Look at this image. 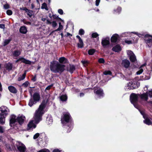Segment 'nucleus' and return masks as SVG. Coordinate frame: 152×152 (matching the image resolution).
Returning <instances> with one entry per match:
<instances>
[{
    "instance_id": "nucleus-1",
    "label": "nucleus",
    "mask_w": 152,
    "mask_h": 152,
    "mask_svg": "<svg viewBox=\"0 0 152 152\" xmlns=\"http://www.w3.org/2000/svg\"><path fill=\"white\" fill-rule=\"evenodd\" d=\"M65 65L60 64L56 61H53L50 63V70L55 73H61L65 70Z\"/></svg>"
},
{
    "instance_id": "nucleus-2",
    "label": "nucleus",
    "mask_w": 152,
    "mask_h": 152,
    "mask_svg": "<svg viewBox=\"0 0 152 152\" xmlns=\"http://www.w3.org/2000/svg\"><path fill=\"white\" fill-rule=\"evenodd\" d=\"M7 109L5 106L0 107V124H3L5 123V118L8 114Z\"/></svg>"
},
{
    "instance_id": "nucleus-3",
    "label": "nucleus",
    "mask_w": 152,
    "mask_h": 152,
    "mask_svg": "<svg viewBox=\"0 0 152 152\" xmlns=\"http://www.w3.org/2000/svg\"><path fill=\"white\" fill-rule=\"evenodd\" d=\"M32 97L30 99L28 103V105L30 107H31L34 104H35L40 99V96L38 92L34 93Z\"/></svg>"
},
{
    "instance_id": "nucleus-4",
    "label": "nucleus",
    "mask_w": 152,
    "mask_h": 152,
    "mask_svg": "<svg viewBox=\"0 0 152 152\" xmlns=\"http://www.w3.org/2000/svg\"><path fill=\"white\" fill-rule=\"evenodd\" d=\"M72 118L69 113L64 112L61 116V121L62 124H66L71 122Z\"/></svg>"
},
{
    "instance_id": "nucleus-5",
    "label": "nucleus",
    "mask_w": 152,
    "mask_h": 152,
    "mask_svg": "<svg viewBox=\"0 0 152 152\" xmlns=\"http://www.w3.org/2000/svg\"><path fill=\"white\" fill-rule=\"evenodd\" d=\"M44 113L43 111L37 110L35 114V120L36 124H38L42 120V115Z\"/></svg>"
},
{
    "instance_id": "nucleus-6",
    "label": "nucleus",
    "mask_w": 152,
    "mask_h": 152,
    "mask_svg": "<svg viewBox=\"0 0 152 152\" xmlns=\"http://www.w3.org/2000/svg\"><path fill=\"white\" fill-rule=\"evenodd\" d=\"M145 42L149 47L152 46V35L147 34L144 36Z\"/></svg>"
},
{
    "instance_id": "nucleus-7",
    "label": "nucleus",
    "mask_w": 152,
    "mask_h": 152,
    "mask_svg": "<svg viewBox=\"0 0 152 152\" xmlns=\"http://www.w3.org/2000/svg\"><path fill=\"white\" fill-rule=\"evenodd\" d=\"M110 38L109 37L103 38L101 41V44L104 48H106L109 47L110 45Z\"/></svg>"
},
{
    "instance_id": "nucleus-8",
    "label": "nucleus",
    "mask_w": 152,
    "mask_h": 152,
    "mask_svg": "<svg viewBox=\"0 0 152 152\" xmlns=\"http://www.w3.org/2000/svg\"><path fill=\"white\" fill-rule=\"evenodd\" d=\"M139 96L138 94L134 93H132L130 95V100L132 103H137L138 100Z\"/></svg>"
},
{
    "instance_id": "nucleus-9",
    "label": "nucleus",
    "mask_w": 152,
    "mask_h": 152,
    "mask_svg": "<svg viewBox=\"0 0 152 152\" xmlns=\"http://www.w3.org/2000/svg\"><path fill=\"white\" fill-rule=\"evenodd\" d=\"M127 54L129 57V59L132 62H135L137 60L136 56L131 50H129Z\"/></svg>"
},
{
    "instance_id": "nucleus-10",
    "label": "nucleus",
    "mask_w": 152,
    "mask_h": 152,
    "mask_svg": "<svg viewBox=\"0 0 152 152\" xmlns=\"http://www.w3.org/2000/svg\"><path fill=\"white\" fill-rule=\"evenodd\" d=\"M36 125L34 123L33 121H30L27 125V130L29 131H32L33 129L35 128Z\"/></svg>"
},
{
    "instance_id": "nucleus-11",
    "label": "nucleus",
    "mask_w": 152,
    "mask_h": 152,
    "mask_svg": "<svg viewBox=\"0 0 152 152\" xmlns=\"http://www.w3.org/2000/svg\"><path fill=\"white\" fill-rule=\"evenodd\" d=\"M16 116L14 115H12L10 117V125L11 127L14 126L15 123L17 121V118H16Z\"/></svg>"
},
{
    "instance_id": "nucleus-12",
    "label": "nucleus",
    "mask_w": 152,
    "mask_h": 152,
    "mask_svg": "<svg viewBox=\"0 0 152 152\" xmlns=\"http://www.w3.org/2000/svg\"><path fill=\"white\" fill-rule=\"evenodd\" d=\"M18 150L19 152H25L26 150L25 145L21 143H19V145H17Z\"/></svg>"
},
{
    "instance_id": "nucleus-13",
    "label": "nucleus",
    "mask_w": 152,
    "mask_h": 152,
    "mask_svg": "<svg viewBox=\"0 0 152 152\" xmlns=\"http://www.w3.org/2000/svg\"><path fill=\"white\" fill-rule=\"evenodd\" d=\"M20 61H21L22 62L27 64H31V61L26 59L22 57L19 58L17 60H16L15 61V63H17Z\"/></svg>"
},
{
    "instance_id": "nucleus-14",
    "label": "nucleus",
    "mask_w": 152,
    "mask_h": 152,
    "mask_svg": "<svg viewBox=\"0 0 152 152\" xmlns=\"http://www.w3.org/2000/svg\"><path fill=\"white\" fill-rule=\"evenodd\" d=\"M94 93L97 94L100 98L104 96V94L103 91L101 88H99L96 91H94Z\"/></svg>"
},
{
    "instance_id": "nucleus-15",
    "label": "nucleus",
    "mask_w": 152,
    "mask_h": 152,
    "mask_svg": "<svg viewBox=\"0 0 152 152\" xmlns=\"http://www.w3.org/2000/svg\"><path fill=\"white\" fill-rule=\"evenodd\" d=\"M119 38V36L118 34H113L111 38V42L113 43H116L117 42Z\"/></svg>"
},
{
    "instance_id": "nucleus-16",
    "label": "nucleus",
    "mask_w": 152,
    "mask_h": 152,
    "mask_svg": "<svg viewBox=\"0 0 152 152\" xmlns=\"http://www.w3.org/2000/svg\"><path fill=\"white\" fill-rule=\"evenodd\" d=\"M130 64V61L127 59H124L122 61V65L126 68H128L129 67Z\"/></svg>"
},
{
    "instance_id": "nucleus-17",
    "label": "nucleus",
    "mask_w": 152,
    "mask_h": 152,
    "mask_svg": "<svg viewBox=\"0 0 152 152\" xmlns=\"http://www.w3.org/2000/svg\"><path fill=\"white\" fill-rule=\"evenodd\" d=\"M25 119V117L24 116H18L17 118V122L19 124L21 125L24 123Z\"/></svg>"
},
{
    "instance_id": "nucleus-18",
    "label": "nucleus",
    "mask_w": 152,
    "mask_h": 152,
    "mask_svg": "<svg viewBox=\"0 0 152 152\" xmlns=\"http://www.w3.org/2000/svg\"><path fill=\"white\" fill-rule=\"evenodd\" d=\"M138 95L142 99H144L146 101L148 99V94L147 92L142 94H138Z\"/></svg>"
},
{
    "instance_id": "nucleus-19",
    "label": "nucleus",
    "mask_w": 152,
    "mask_h": 152,
    "mask_svg": "<svg viewBox=\"0 0 152 152\" xmlns=\"http://www.w3.org/2000/svg\"><path fill=\"white\" fill-rule=\"evenodd\" d=\"M19 31L20 33L25 34L28 31L27 28L25 26H21L20 28Z\"/></svg>"
},
{
    "instance_id": "nucleus-20",
    "label": "nucleus",
    "mask_w": 152,
    "mask_h": 152,
    "mask_svg": "<svg viewBox=\"0 0 152 152\" xmlns=\"http://www.w3.org/2000/svg\"><path fill=\"white\" fill-rule=\"evenodd\" d=\"M112 50L115 52H118L121 51V48L120 45L117 44L113 47Z\"/></svg>"
},
{
    "instance_id": "nucleus-21",
    "label": "nucleus",
    "mask_w": 152,
    "mask_h": 152,
    "mask_svg": "<svg viewBox=\"0 0 152 152\" xmlns=\"http://www.w3.org/2000/svg\"><path fill=\"white\" fill-rule=\"evenodd\" d=\"M8 89L10 92L13 94H16L18 92V91L15 88L12 86H9Z\"/></svg>"
},
{
    "instance_id": "nucleus-22",
    "label": "nucleus",
    "mask_w": 152,
    "mask_h": 152,
    "mask_svg": "<svg viewBox=\"0 0 152 152\" xmlns=\"http://www.w3.org/2000/svg\"><path fill=\"white\" fill-rule=\"evenodd\" d=\"M47 22L46 23L48 24H52V26L53 28H54L56 27L57 26V24L56 23V21H53V22H51L50 20L49 19H47L46 20Z\"/></svg>"
},
{
    "instance_id": "nucleus-23",
    "label": "nucleus",
    "mask_w": 152,
    "mask_h": 152,
    "mask_svg": "<svg viewBox=\"0 0 152 152\" xmlns=\"http://www.w3.org/2000/svg\"><path fill=\"white\" fill-rule=\"evenodd\" d=\"M68 60L64 57H61L59 58V63L60 64H65L67 63Z\"/></svg>"
},
{
    "instance_id": "nucleus-24",
    "label": "nucleus",
    "mask_w": 152,
    "mask_h": 152,
    "mask_svg": "<svg viewBox=\"0 0 152 152\" xmlns=\"http://www.w3.org/2000/svg\"><path fill=\"white\" fill-rule=\"evenodd\" d=\"M121 11V8L118 7L116 9H115L113 11V13L114 14H119Z\"/></svg>"
},
{
    "instance_id": "nucleus-25",
    "label": "nucleus",
    "mask_w": 152,
    "mask_h": 152,
    "mask_svg": "<svg viewBox=\"0 0 152 152\" xmlns=\"http://www.w3.org/2000/svg\"><path fill=\"white\" fill-rule=\"evenodd\" d=\"M59 99L60 101L62 102H66L67 100L68 97L66 94L62 95L60 96Z\"/></svg>"
},
{
    "instance_id": "nucleus-26",
    "label": "nucleus",
    "mask_w": 152,
    "mask_h": 152,
    "mask_svg": "<svg viewBox=\"0 0 152 152\" xmlns=\"http://www.w3.org/2000/svg\"><path fill=\"white\" fill-rule=\"evenodd\" d=\"M128 85L129 86L128 88L129 89H133L137 87L135 85V83L132 82H129L128 83Z\"/></svg>"
},
{
    "instance_id": "nucleus-27",
    "label": "nucleus",
    "mask_w": 152,
    "mask_h": 152,
    "mask_svg": "<svg viewBox=\"0 0 152 152\" xmlns=\"http://www.w3.org/2000/svg\"><path fill=\"white\" fill-rule=\"evenodd\" d=\"M5 67L7 70L10 71L12 69L13 65L12 63L9 62L5 64Z\"/></svg>"
},
{
    "instance_id": "nucleus-28",
    "label": "nucleus",
    "mask_w": 152,
    "mask_h": 152,
    "mask_svg": "<svg viewBox=\"0 0 152 152\" xmlns=\"http://www.w3.org/2000/svg\"><path fill=\"white\" fill-rule=\"evenodd\" d=\"M52 17L54 19H56L57 20V21H62L63 23H64V21L56 15H53Z\"/></svg>"
},
{
    "instance_id": "nucleus-29",
    "label": "nucleus",
    "mask_w": 152,
    "mask_h": 152,
    "mask_svg": "<svg viewBox=\"0 0 152 152\" xmlns=\"http://www.w3.org/2000/svg\"><path fill=\"white\" fill-rule=\"evenodd\" d=\"M143 121L147 125H150L152 124V121L148 118H146Z\"/></svg>"
},
{
    "instance_id": "nucleus-30",
    "label": "nucleus",
    "mask_w": 152,
    "mask_h": 152,
    "mask_svg": "<svg viewBox=\"0 0 152 152\" xmlns=\"http://www.w3.org/2000/svg\"><path fill=\"white\" fill-rule=\"evenodd\" d=\"M12 53L14 56L17 57L20 55L21 52L19 50H15L12 52Z\"/></svg>"
},
{
    "instance_id": "nucleus-31",
    "label": "nucleus",
    "mask_w": 152,
    "mask_h": 152,
    "mask_svg": "<svg viewBox=\"0 0 152 152\" xmlns=\"http://www.w3.org/2000/svg\"><path fill=\"white\" fill-rule=\"evenodd\" d=\"M26 72H25L23 75H20V76L19 77L18 80V81H20L21 80H24L26 76Z\"/></svg>"
},
{
    "instance_id": "nucleus-32",
    "label": "nucleus",
    "mask_w": 152,
    "mask_h": 152,
    "mask_svg": "<svg viewBox=\"0 0 152 152\" xmlns=\"http://www.w3.org/2000/svg\"><path fill=\"white\" fill-rule=\"evenodd\" d=\"M79 43H77V47L80 48H82L83 47V43L82 39L79 40Z\"/></svg>"
},
{
    "instance_id": "nucleus-33",
    "label": "nucleus",
    "mask_w": 152,
    "mask_h": 152,
    "mask_svg": "<svg viewBox=\"0 0 152 152\" xmlns=\"http://www.w3.org/2000/svg\"><path fill=\"white\" fill-rule=\"evenodd\" d=\"M70 68L69 69V71L71 73H72L74 71L75 69V67L74 65H70Z\"/></svg>"
},
{
    "instance_id": "nucleus-34",
    "label": "nucleus",
    "mask_w": 152,
    "mask_h": 152,
    "mask_svg": "<svg viewBox=\"0 0 152 152\" xmlns=\"http://www.w3.org/2000/svg\"><path fill=\"white\" fill-rule=\"evenodd\" d=\"M96 51L94 49H90L88 50V53L89 55H92L95 53Z\"/></svg>"
},
{
    "instance_id": "nucleus-35",
    "label": "nucleus",
    "mask_w": 152,
    "mask_h": 152,
    "mask_svg": "<svg viewBox=\"0 0 152 152\" xmlns=\"http://www.w3.org/2000/svg\"><path fill=\"white\" fill-rule=\"evenodd\" d=\"M41 8L42 9H45L47 10H48V8L47 7V4L45 2L42 4Z\"/></svg>"
},
{
    "instance_id": "nucleus-36",
    "label": "nucleus",
    "mask_w": 152,
    "mask_h": 152,
    "mask_svg": "<svg viewBox=\"0 0 152 152\" xmlns=\"http://www.w3.org/2000/svg\"><path fill=\"white\" fill-rule=\"evenodd\" d=\"M103 74L105 75H112V73L110 70H105Z\"/></svg>"
},
{
    "instance_id": "nucleus-37",
    "label": "nucleus",
    "mask_w": 152,
    "mask_h": 152,
    "mask_svg": "<svg viewBox=\"0 0 152 152\" xmlns=\"http://www.w3.org/2000/svg\"><path fill=\"white\" fill-rule=\"evenodd\" d=\"M26 13L30 18H31L34 14L33 11L30 10H29Z\"/></svg>"
},
{
    "instance_id": "nucleus-38",
    "label": "nucleus",
    "mask_w": 152,
    "mask_h": 152,
    "mask_svg": "<svg viewBox=\"0 0 152 152\" xmlns=\"http://www.w3.org/2000/svg\"><path fill=\"white\" fill-rule=\"evenodd\" d=\"M45 107L46 106H44L42 104H41L39 105L38 109L37 110L43 112V110Z\"/></svg>"
},
{
    "instance_id": "nucleus-39",
    "label": "nucleus",
    "mask_w": 152,
    "mask_h": 152,
    "mask_svg": "<svg viewBox=\"0 0 152 152\" xmlns=\"http://www.w3.org/2000/svg\"><path fill=\"white\" fill-rule=\"evenodd\" d=\"M11 41V39H6L5 40L3 45L5 46L7 45Z\"/></svg>"
},
{
    "instance_id": "nucleus-40",
    "label": "nucleus",
    "mask_w": 152,
    "mask_h": 152,
    "mask_svg": "<svg viewBox=\"0 0 152 152\" xmlns=\"http://www.w3.org/2000/svg\"><path fill=\"white\" fill-rule=\"evenodd\" d=\"M29 83L28 81H26L22 84V86H23L25 88H26L28 86Z\"/></svg>"
},
{
    "instance_id": "nucleus-41",
    "label": "nucleus",
    "mask_w": 152,
    "mask_h": 152,
    "mask_svg": "<svg viewBox=\"0 0 152 152\" xmlns=\"http://www.w3.org/2000/svg\"><path fill=\"white\" fill-rule=\"evenodd\" d=\"M99 36V34L96 32L93 33L92 34L91 37L93 38H96Z\"/></svg>"
},
{
    "instance_id": "nucleus-42",
    "label": "nucleus",
    "mask_w": 152,
    "mask_h": 152,
    "mask_svg": "<svg viewBox=\"0 0 152 152\" xmlns=\"http://www.w3.org/2000/svg\"><path fill=\"white\" fill-rule=\"evenodd\" d=\"M21 21H22L25 24L27 25H31V24L30 22L26 21L25 19H23L21 20Z\"/></svg>"
},
{
    "instance_id": "nucleus-43",
    "label": "nucleus",
    "mask_w": 152,
    "mask_h": 152,
    "mask_svg": "<svg viewBox=\"0 0 152 152\" xmlns=\"http://www.w3.org/2000/svg\"><path fill=\"white\" fill-rule=\"evenodd\" d=\"M98 61L100 64H104L105 62V60L104 58H101L99 59Z\"/></svg>"
},
{
    "instance_id": "nucleus-44",
    "label": "nucleus",
    "mask_w": 152,
    "mask_h": 152,
    "mask_svg": "<svg viewBox=\"0 0 152 152\" xmlns=\"http://www.w3.org/2000/svg\"><path fill=\"white\" fill-rule=\"evenodd\" d=\"M85 33L84 31L82 29H80L79 30V34L80 35H82L84 34Z\"/></svg>"
},
{
    "instance_id": "nucleus-45",
    "label": "nucleus",
    "mask_w": 152,
    "mask_h": 152,
    "mask_svg": "<svg viewBox=\"0 0 152 152\" xmlns=\"http://www.w3.org/2000/svg\"><path fill=\"white\" fill-rule=\"evenodd\" d=\"M6 13L8 15H11L12 14V12L10 10H8L7 11Z\"/></svg>"
},
{
    "instance_id": "nucleus-46",
    "label": "nucleus",
    "mask_w": 152,
    "mask_h": 152,
    "mask_svg": "<svg viewBox=\"0 0 152 152\" xmlns=\"http://www.w3.org/2000/svg\"><path fill=\"white\" fill-rule=\"evenodd\" d=\"M63 27L62 25L59 26V27L56 29L55 30V31H60L63 29Z\"/></svg>"
},
{
    "instance_id": "nucleus-47",
    "label": "nucleus",
    "mask_w": 152,
    "mask_h": 152,
    "mask_svg": "<svg viewBox=\"0 0 152 152\" xmlns=\"http://www.w3.org/2000/svg\"><path fill=\"white\" fill-rule=\"evenodd\" d=\"M133 104L134 106L138 110L140 109V107L139 105H138L137 103H132Z\"/></svg>"
},
{
    "instance_id": "nucleus-48",
    "label": "nucleus",
    "mask_w": 152,
    "mask_h": 152,
    "mask_svg": "<svg viewBox=\"0 0 152 152\" xmlns=\"http://www.w3.org/2000/svg\"><path fill=\"white\" fill-rule=\"evenodd\" d=\"M10 7L9 4H7L4 5V8L5 9H8L10 8Z\"/></svg>"
},
{
    "instance_id": "nucleus-49",
    "label": "nucleus",
    "mask_w": 152,
    "mask_h": 152,
    "mask_svg": "<svg viewBox=\"0 0 152 152\" xmlns=\"http://www.w3.org/2000/svg\"><path fill=\"white\" fill-rule=\"evenodd\" d=\"M38 152H50L48 150V149H42L39 151H38Z\"/></svg>"
},
{
    "instance_id": "nucleus-50",
    "label": "nucleus",
    "mask_w": 152,
    "mask_h": 152,
    "mask_svg": "<svg viewBox=\"0 0 152 152\" xmlns=\"http://www.w3.org/2000/svg\"><path fill=\"white\" fill-rule=\"evenodd\" d=\"M143 69H141L137 72L136 74L137 75H140L143 72Z\"/></svg>"
},
{
    "instance_id": "nucleus-51",
    "label": "nucleus",
    "mask_w": 152,
    "mask_h": 152,
    "mask_svg": "<svg viewBox=\"0 0 152 152\" xmlns=\"http://www.w3.org/2000/svg\"><path fill=\"white\" fill-rule=\"evenodd\" d=\"M53 86V84H52L51 85L48 86L45 88V90H49Z\"/></svg>"
},
{
    "instance_id": "nucleus-52",
    "label": "nucleus",
    "mask_w": 152,
    "mask_h": 152,
    "mask_svg": "<svg viewBox=\"0 0 152 152\" xmlns=\"http://www.w3.org/2000/svg\"><path fill=\"white\" fill-rule=\"evenodd\" d=\"M124 41L125 43L128 44H130L132 43V41L131 40H125Z\"/></svg>"
},
{
    "instance_id": "nucleus-53",
    "label": "nucleus",
    "mask_w": 152,
    "mask_h": 152,
    "mask_svg": "<svg viewBox=\"0 0 152 152\" xmlns=\"http://www.w3.org/2000/svg\"><path fill=\"white\" fill-rule=\"evenodd\" d=\"M58 12L61 15H63V11L61 9H59L58 10Z\"/></svg>"
},
{
    "instance_id": "nucleus-54",
    "label": "nucleus",
    "mask_w": 152,
    "mask_h": 152,
    "mask_svg": "<svg viewBox=\"0 0 152 152\" xmlns=\"http://www.w3.org/2000/svg\"><path fill=\"white\" fill-rule=\"evenodd\" d=\"M39 136V134H36L34 135V139H37V138H38V137Z\"/></svg>"
},
{
    "instance_id": "nucleus-55",
    "label": "nucleus",
    "mask_w": 152,
    "mask_h": 152,
    "mask_svg": "<svg viewBox=\"0 0 152 152\" xmlns=\"http://www.w3.org/2000/svg\"><path fill=\"white\" fill-rule=\"evenodd\" d=\"M81 62L83 64H88V62L87 61H81Z\"/></svg>"
},
{
    "instance_id": "nucleus-56",
    "label": "nucleus",
    "mask_w": 152,
    "mask_h": 152,
    "mask_svg": "<svg viewBox=\"0 0 152 152\" xmlns=\"http://www.w3.org/2000/svg\"><path fill=\"white\" fill-rule=\"evenodd\" d=\"M100 0H96V6H98L99 4Z\"/></svg>"
},
{
    "instance_id": "nucleus-57",
    "label": "nucleus",
    "mask_w": 152,
    "mask_h": 152,
    "mask_svg": "<svg viewBox=\"0 0 152 152\" xmlns=\"http://www.w3.org/2000/svg\"><path fill=\"white\" fill-rule=\"evenodd\" d=\"M4 132V130L3 127L0 126V133H3Z\"/></svg>"
},
{
    "instance_id": "nucleus-58",
    "label": "nucleus",
    "mask_w": 152,
    "mask_h": 152,
    "mask_svg": "<svg viewBox=\"0 0 152 152\" xmlns=\"http://www.w3.org/2000/svg\"><path fill=\"white\" fill-rule=\"evenodd\" d=\"M31 80L34 82L36 80V75H35L34 77H33L32 79Z\"/></svg>"
},
{
    "instance_id": "nucleus-59",
    "label": "nucleus",
    "mask_w": 152,
    "mask_h": 152,
    "mask_svg": "<svg viewBox=\"0 0 152 152\" xmlns=\"http://www.w3.org/2000/svg\"><path fill=\"white\" fill-rule=\"evenodd\" d=\"M139 111L140 112V113H141V114L143 115V116H144V115L145 114V113L144 112L142 111V110H140V109H139ZM143 117L144 118H145V117L144 116H143Z\"/></svg>"
},
{
    "instance_id": "nucleus-60",
    "label": "nucleus",
    "mask_w": 152,
    "mask_h": 152,
    "mask_svg": "<svg viewBox=\"0 0 152 152\" xmlns=\"http://www.w3.org/2000/svg\"><path fill=\"white\" fill-rule=\"evenodd\" d=\"M0 28H5V25L3 24H0Z\"/></svg>"
},
{
    "instance_id": "nucleus-61",
    "label": "nucleus",
    "mask_w": 152,
    "mask_h": 152,
    "mask_svg": "<svg viewBox=\"0 0 152 152\" xmlns=\"http://www.w3.org/2000/svg\"><path fill=\"white\" fill-rule=\"evenodd\" d=\"M72 129V128L71 127H69L67 131V132H70Z\"/></svg>"
},
{
    "instance_id": "nucleus-62",
    "label": "nucleus",
    "mask_w": 152,
    "mask_h": 152,
    "mask_svg": "<svg viewBox=\"0 0 152 152\" xmlns=\"http://www.w3.org/2000/svg\"><path fill=\"white\" fill-rule=\"evenodd\" d=\"M33 92V90L32 89H30L29 90V93L30 94V95H31V97L32 96V92Z\"/></svg>"
},
{
    "instance_id": "nucleus-63",
    "label": "nucleus",
    "mask_w": 152,
    "mask_h": 152,
    "mask_svg": "<svg viewBox=\"0 0 152 152\" xmlns=\"http://www.w3.org/2000/svg\"><path fill=\"white\" fill-rule=\"evenodd\" d=\"M149 95L150 97L152 98V91H149Z\"/></svg>"
},
{
    "instance_id": "nucleus-64",
    "label": "nucleus",
    "mask_w": 152,
    "mask_h": 152,
    "mask_svg": "<svg viewBox=\"0 0 152 152\" xmlns=\"http://www.w3.org/2000/svg\"><path fill=\"white\" fill-rule=\"evenodd\" d=\"M46 102H45V100H43L41 104H42L44 106H46Z\"/></svg>"
}]
</instances>
